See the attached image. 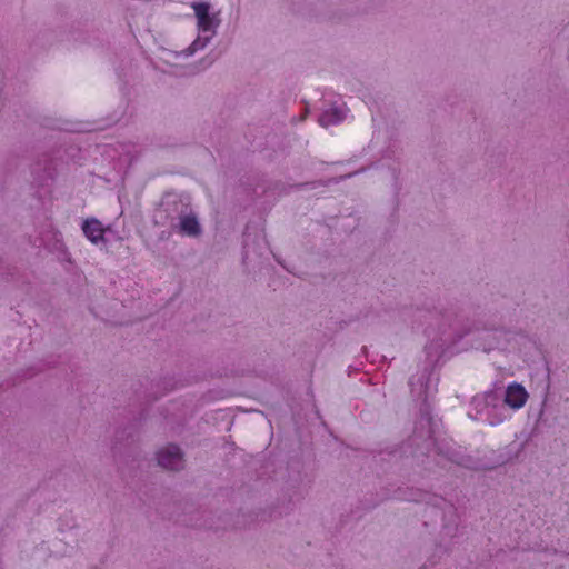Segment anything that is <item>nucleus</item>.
Segmentation results:
<instances>
[{
  "label": "nucleus",
  "instance_id": "nucleus-1",
  "mask_svg": "<svg viewBox=\"0 0 569 569\" xmlns=\"http://www.w3.org/2000/svg\"><path fill=\"white\" fill-rule=\"evenodd\" d=\"M440 340L441 342L430 341L425 347L426 367L410 378L411 393L417 401H421L423 405H427V401L438 390L439 377L435 372V368L447 351L443 339Z\"/></svg>",
  "mask_w": 569,
  "mask_h": 569
},
{
  "label": "nucleus",
  "instance_id": "nucleus-2",
  "mask_svg": "<svg viewBox=\"0 0 569 569\" xmlns=\"http://www.w3.org/2000/svg\"><path fill=\"white\" fill-rule=\"evenodd\" d=\"M468 417L482 423L498 426L507 419L508 413L505 403H500L495 393L489 392L472 398Z\"/></svg>",
  "mask_w": 569,
  "mask_h": 569
},
{
  "label": "nucleus",
  "instance_id": "nucleus-3",
  "mask_svg": "<svg viewBox=\"0 0 569 569\" xmlns=\"http://www.w3.org/2000/svg\"><path fill=\"white\" fill-rule=\"evenodd\" d=\"M192 8L198 20L199 34L183 52L186 56H192L194 52L203 49L216 33V28L218 26L216 17L209 14L208 3L194 2L192 3Z\"/></svg>",
  "mask_w": 569,
  "mask_h": 569
},
{
  "label": "nucleus",
  "instance_id": "nucleus-4",
  "mask_svg": "<svg viewBox=\"0 0 569 569\" xmlns=\"http://www.w3.org/2000/svg\"><path fill=\"white\" fill-rule=\"evenodd\" d=\"M159 466L168 470H178L182 467L183 455L179 447L169 445L157 453Z\"/></svg>",
  "mask_w": 569,
  "mask_h": 569
},
{
  "label": "nucleus",
  "instance_id": "nucleus-5",
  "mask_svg": "<svg viewBox=\"0 0 569 569\" xmlns=\"http://www.w3.org/2000/svg\"><path fill=\"white\" fill-rule=\"evenodd\" d=\"M528 399L526 389L519 383H511L505 392L503 403L513 410L522 408Z\"/></svg>",
  "mask_w": 569,
  "mask_h": 569
},
{
  "label": "nucleus",
  "instance_id": "nucleus-6",
  "mask_svg": "<svg viewBox=\"0 0 569 569\" xmlns=\"http://www.w3.org/2000/svg\"><path fill=\"white\" fill-rule=\"evenodd\" d=\"M347 113L348 108L345 103L332 104L320 114L319 122L322 127L336 126L347 118Z\"/></svg>",
  "mask_w": 569,
  "mask_h": 569
},
{
  "label": "nucleus",
  "instance_id": "nucleus-7",
  "mask_svg": "<svg viewBox=\"0 0 569 569\" xmlns=\"http://www.w3.org/2000/svg\"><path fill=\"white\" fill-rule=\"evenodd\" d=\"M82 231L92 243L98 244L103 241L104 229L98 219L91 218L84 220L82 222Z\"/></svg>",
  "mask_w": 569,
  "mask_h": 569
},
{
  "label": "nucleus",
  "instance_id": "nucleus-8",
  "mask_svg": "<svg viewBox=\"0 0 569 569\" xmlns=\"http://www.w3.org/2000/svg\"><path fill=\"white\" fill-rule=\"evenodd\" d=\"M179 230L187 236H198L201 232L198 219L193 214H186L180 218Z\"/></svg>",
  "mask_w": 569,
  "mask_h": 569
},
{
  "label": "nucleus",
  "instance_id": "nucleus-9",
  "mask_svg": "<svg viewBox=\"0 0 569 569\" xmlns=\"http://www.w3.org/2000/svg\"><path fill=\"white\" fill-rule=\"evenodd\" d=\"M440 452L443 456H446L450 461L457 465L463 466L466 468H475V466L469 462V459H466L465 457H459L456 451L448 450L445 452L442 451V449H440Z\"/></svg>",
  "mask_w": 569,
  "mask_h": 569
},
{
  "label": "nucleus",
  "instance_id": "nucleus-10",
  "mask_svg": "<svg viewBox=\"0 0 569 569\" xmlns=\"http://www.w3.org/2000/svg\"><path fill=\"white\" fill-rule=\"evenodd\" d=\"M419 423L428 426L427 436L431 439L433 437L435 430L432 428V418L428 412L422 415Z\"/></svg>",
  "mask_w": 569,
  "mask_h": 569
},
{
  "label": "nucleus",
  "instance_id": "nucleus-11",
  "mask_svg": "<svg viewBox=\"0 0 569 569\" xmlns=\"http://www.w3.org/2000/svg\"><path fill=\"white\" fill-rule=\"evenodd\" d=\"M244 254H243V260H248L249 259V234H248V230L246 231L244 233Z\"/></svg>",
  "mask_w": 569,
  "mask_h": 569
}]
</instances>
